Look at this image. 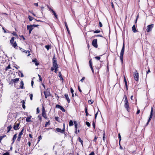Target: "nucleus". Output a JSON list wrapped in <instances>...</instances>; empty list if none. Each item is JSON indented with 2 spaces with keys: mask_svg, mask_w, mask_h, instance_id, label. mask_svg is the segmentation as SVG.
Returning <instances> with one entry per match:
<instances>
[{
  "mask_svg": "<svg viewBox=\"0 0 155 155\" xmlns=\"http://www.w3.org/2000/svg\"><path fill=\"white\" fill-rule=\"evenodd\" d=\"M52 65L54 68H58L57 61L54 57L52 59Z\"/></svg>",
  "mask_w": 155,
  "mask_h": 155,
  "instance_id": "f03ea898",
  "label": "nucleus"
},
{
  "mask_svg": "<svg viewBox=\"0 0 155 155\" xmlns=\"http://www.w3.org/2000/svg\"><path fill=\"white\" fill-rule=\"evenodd\" d=\"M85 79V78L84 77H83L82 79L81 80V81L82 82H83V81H84Z\"/></svg>",
  "mask_w": 155,
  "mask_h": 155,
  "instance_id": "bf43d9fd",
  "label": "nucleus"
},
{
  "mask_svg": "<svg viewBox=\"0 0 155 155\" xmlns=\"http://www.w3.org/2000/svg\"><path fill=\"white\" fill-rule=\"evenodd\" d=\"M92 44L94 47L97 48V39L93 40L92 41Z\"/></svg>",
  "mask_w": 155,
  "mask_h": 155,
  "instance_id": "423d86ee",
  "label": "nucleus"
},
{
  "mask_svg": "<svg viewBox=\"0 0 155 155\" xmlns=\"http://www.w3.org/2000/svg\"><path fill=\"white\" fill-rule=\"evenodd\" d=\"M154 25L153 24L148 25L147 27L146 30L147 31V32H148L151 31Z\"/></svg>",
  "mask_w": 155,
  "mask_h": 155,
  "instance_id": "7ed1b4c3",
  "label": "nucleus"
},
{
  "mask_svg": "<svg viewBox=\"0 0 155 155\" xmlns=\"http://www.w3.org/2000/svg\"><path fill=\"white\" fill-rule=\"evenodd\" d=\"M39 113V108H38V107L37 108V114H38Z\"/></svg>",
  "mask_w": 155,
  "mask_h": 155,
  "instance_id": "69168bd1",
  "label": "nucleus"
},
{
  "mask_svg": "<svg viewBox=\"0 0 155 155\" xmlns=\"http://www.w3.org/2000/svg\"><path fill=\"white\" fill-rule=\"evenodd\" d=\"M89 65H90V67H92V62H91V60H90L89 61Z\"/></svg>",
  "mask_w": 155,
  "mask_h": 155,
  "instance_id": "58836bf2",
  "label": "nucleus"
},
{
  "mask_svg": "<svg viewBox=\"0 0 155 155\" xmlns=\"http://www.w3.org/2000/svg\"><path fill=\"white\" fill-rule=\"evenodd\" d=\"M124 101H127V96L125 95H124Z\"/></svg>",
  "mask_w": 155,
  "mask_h": 155,
  "instance_id": "473e14b6",
  "label": "nucleus"
},
{
  "mask_svg": "<svg viewBox=\"0 0 155 155\" xmlns=\"http://www.w3.org/2000/svg\"><path fill=\"white\" fill-rule=\"evenodd\" d=\"M85 112L86 113V116H87L88 115V113L87 111V107H85Z\"/></svg>",
  "mask_w": 155,
  "mask_h": 155,
  "instance_id": "4c0bfd02",
  "label": "nucleus"
},
{
  "mask_svg": "<svg viewBox=\"0 0 155 155\" xmlns=\"http://www.w3.org/2000/svg\"><path fill=\"white\" fill-rule=\"evenodd\" d=\"M94 31V33H100V31L99 30H96L95 31Z\"/></svg>",
  "mask_w": 155,
  "mask_h": 155,
  "instance_id": "ea45409f",
  "label": "nucleus"
},
{
  "mask_svg": "<svg viewBox=\"0 0 155 155\" xmlns=\"http://www.w3.org/2000/svg\"><path fill=\"white\" fill-rule=\"evenodd\" d=\"M22 134H23V133H22V132H20L19 133V134L18 135H19V136H21L22 135Z\"/></svg>",
  "mask_w": 155,
  "mask_h": 155,
  "instance_id": "e2e57ef3",
  "label": "nucleus"
},
{
  "mask_svg": "<svg viewBox=\"0 0 155 155\" xmlns=\"http://www.w3.org/2000/svg\"><path fill=\"white\" fill-rule=\"evenodd\" d=\"M61 107V106L57 104L56 105V107L59 108L60 109Z\"/></svg>",
  "mask_w": 155,
  "mask_h": 155,
  "instance_id": "a18cd8bd",
  "label": "nucleus"
},
{
  "mask_svg": "<svg viewBox=\"0 0 155 155\" xmlns=\"http://www.w3.org/2000/svg\"><path fill=\"white\" fill-rule=\"evenodd\" d=\"M118 138L119 139V143H120V141L121 140V137L120 133H119L118 134Z\"/></svg>",
  "mask_w": 155,
  "mask_h": 155,
  "instance_id": "2f4dec72",
  "label": "nucleus"
},
{
  "mask_svg": "<svg viewBox=\"0 0 155 155\" xmlns=\"http://www.w3.org/2000/svg\"><path fill=\"white\" fill-rule=\"evenodd\" d=\"M11 45H12V46L15 48L17 46V44L15 41Z\"/></svg>",
  "mask_w": 155,
  "mask_h": 155,
  "instance_id": "5701e85b",
  "label": "nucleus"
},
{
  "mask_svg": "<svg viewBox=\"0 0 155 155\" xmlns=\"http://www.w3.org/2000/svg\"><path fill=\"white\" fill-rule=\"evenodd\" d=\"M60 110H61L63 112H65V110L64 109V108L61 106V107L60 108Z\"/></svg>",
  "mask_w": 155,
  "mask_h": 155,
  "instance_id": "e433bc0d",
  "label": "nucleus"
},
{
  "mask_svg": "<svg viewBox=\"0 0 155 155\" xmlns=\"http://www.w3.org/2000/svg\"><path fill=\"white\" fill-rule=\"evenodd\" d=\"M31 117V116H30L29 117H27L26 119V121L27 122H29L31 121L30 120Z\"/></svg>",
  "mask_w": 155,
  "mask_h": 155,
  "instance_id": "dca6fc26",
  "label": "nucleus"
},
{
  "mask_svg": "<svg viewBox=\"0 0 155 155\" xmlns=\"http://www.w3.org/2000/svg\"><path fill=\"white\" fill-rule=\"evenodd\" d=\"M124 82L125 84V85L126 87L127 90H128V88H127V82L126 81V79L125 78V77H124Z\"/></svg>",
  "mask_w": 155,
  "mask_h": 155,
  "instance_id": "412c9836",
  "label": "nucleus"
},
{
  "mask_svg": "<svg viewBox=\"0 0 155 155\" xmlns=\"http://www.w3.org/2000/svg\"><path fill=\"white\" fill-rule=\"evenodd\" d=\"M73 125V122L72 120H70L69 121V126H71Z\"/></svg>",
  "mask_w": 155,
  "mask_h": 155,
  "instance_id": "a878e982",
  "label": "nucleus"
},
{
  "mask_svg": "<svg viewBox=\"0 0 155 155\" xmlns=\"http://www.w3.org/2000/svg\"><path fill=\"white\" fill-rule=\"evenodd\" d=\"M28 18L30 21H31L33 19V17L30 15L28 16Z\"/></svg>",
  "mask_w": 155,
  "mask_h": 155,
  "instance_id": "c756f323",
  "label": "nucleus"
},
{
  "mask_svg": "<svg viewBox=\"0 0 155 155\" xmlns=\"http://www.w3.org/2000/svg\"><path fill=\"white\" fill-rule=\"evenodd\" d=\"M88 102L89 104H92L93 102V101L92 100H89L88 101Z\"/></svg>",
  "mask_w": 155,
  "mask_h": 155,
  "instance_id": "72a5a7b5",
  "label": "nucleus"
},
{
  "mask_svg": "<svg viewBox=\"0 0 155 155\" xmlns=\"http://www.w3.org/2000/svg\"><path fill=\"white\" fill-rule=\"evenodd\" d=\"M20 75H21V77H23L24 75H23V73L22 72H20L18 74L19 75H20Z\"/></svg>",
  "mask_w": 155,
  "mask_h": 155,
  "instance_id": "c03bdc74",
  "label": "nucleus"
},
{
  "mask_svg": "<svg viewBox=\"0 0 155 155\" xmlns=\"http://www.w3.org/2000/svg\"><path fill=\"white\" fill-rule=\"evenodd\" d=\"M74 125H75V130H77V125H78V124H77V123L76 122V121H74Z\"/></svg>",
  "mask_w": 155,
  "mask_h": 155,
  "instance_id": "c85d7f7f",
  "label": "nucleus"
},
{
  "mask_svg": "<svg viewBox=\"0 0 155 155\" xmlns=\"http://www.w3.org/2000/svg\"><path fill=\"white\" fill-rule=\"evenodd\" d=\"M97 138L96 137H94V142H95L96 141V140H97Z\"/></svg>",
  "mask_w": 155,
  "mask_h": 155,
  "instance_id": "338daca9",
  "label": "nucleus"
},
{
  "mask_svg": "<svg viewBox=\"0 0 155 155\" xmlns=\"http://www.w3.org/2000/svg\"><path fill=\"white\" fill-rule=\"evenodd\" d=\"M67 29V31L68 33V34H70V31H69V28H68V27H67V28H66Z\"/></svg>",
  "mask_w": 155,
  "mask_h": 155,
  "instance_id": "864d4df0",
  "label": "nucleus"
},
{
  "mask_svg": "<svg viewBox=\"0 0 155 155\" xmlns=\"http://www.w3.org/2000/svg\"><path fill=\"white\" fill-rule=\"evenodd\" d=\"M34 83V82L33 81H31V85L32 87H33V85Z\"/></svg>",
  "mask_w": 155,
  "mask_h": 155,
  "instance_id": "13d9d810",
  "label": "nucleus"
},
{
  "mask_svg": "<svg viewBox=\"0 0 155 155\" xmlns=\"http://www.w3.org/2000/svg\"><path fill=\"white\" fill-rule=\"evenodd\" d=\"M19 80V78H15L14 79H12L11 80V82L12 83H16L17 82H18Z\"/></svg>",
  "mask_w": 155,
  "mask_h": 155,
  "instance_id": "f8f14e48",
  "label": "nucleus"
},
{
  "mask_svg": "<svg viewBox=\"0 0 155 155\" xmlns=\"http://www.w3.org/2000/svg\"><path fill=\"white\" fill-rule=\"evenodd\" d=\"M20 84H21V85L20 86V87L21 89H23V87H24V83H23V81H21Z\"/></svg>",
  "mask_w": 155,
  "mask_h": 155,
  "instance_id": "6ab92c4d",
  "label": "nucleus"
},
{
  "mask_svg": "<svg viewBox=\"0 0 155 155\" xmlns=\"http://www.w3.org/2000/svg\"><path fill=\"white\" fill-rule=\"evenodd\" d=\"M27 28L28 30H32L33 29V27L32 26V25H27Z\"/></svg>",
  "mask_w": 155,
  "mask_h": 155,
  "instance_id": "2eb2a0df",
  "label": "nucleus"
},
{
  "mask_svg": "<svg viewBox=\"0 0 155 155\" xmlns=\"http://www.w3.org/2000/svg\"><path fill=\"white\" fill-rule=\"evenodd\" d=\"M21 136L19 135H18V137L17 138V140L18 141H20L21 140Z\"/></svg>",
  "mask_w": 155,
  "mask_h": 155,
  "instance_id": "79ce46f5",
  "label": "nucleus"
},
{
  "mask_svg": "<svg viewBox=\"0 0 155 155\" xmlns=\"http://www.w3.org/2000/svg\"><path fill=\"white\" fill-rule=\"evenodd\" d=\"M95 58L97 60H99L100 59V57L99 56H97L95 57Z\"/></svg>",
  "mask_w": 155,
  "mask_h": 155,
  "instance_id": "3c124183",
  "label": "nucleus"
},
{
  "mask_svg": "<svg viewBox=\"0 0 155 155\" xmlns=\"http://www.w3.org/2000/svg\"><path fill=\"white\" fill-rule=\"evenodd\" d=\"M2 155H10L9 153L8 152H6V153H4Z\"/></svg>",
  "mask_w": 155,
  "mask_h": 155,
  "instance_id": "de8ad7c7",
  "label": "nucleus"
},
{
  "mask_svg": "<svg viewBox=\"0 0 155 155\" xmlns=\"http://www.w3.org/2000/svg\"><path fill=\"white\" fill-rule=\"evenodd\" d=\"M54 67H53V66L52 67H51V71H53V70H54Z\"/></svg>",
  "mask_w": 155,
  "mask_h": 155,
  "instance_id": "680f3d73",
  "label": "nucleus"
},
{
  "mask_svg": "<svg viewBox=\"0 0 155 155\" xmlns=\"http://www.w3.org/2000/svg\"><path fill=\"white\" fill-rule=\"evenodd\" d=\"M99 26L100 27H102V24L101 22H99Z\"/></svg>",
  "mask_w": 155,
  "mask_h": 155,
  "instance_id": "6e6d98bb",
  "label": "nucleus"
},
{
  "mask_svg": "<svg viewBox=\"0 0 155 155\" xmlns=\"http://www.w3.org/2000/svg\"><path fill=\"white\" fill-rule=\"evenodd\" d=\"M125 104L124 106L125 107L126 109L128 111V110L129 109V103L128 101H124Z\"/></svg>",
  "mask_w": 155,
  "mask_h": 155,
  "instance_id": "6e6552de",
  "label": "nucleus"
},
{
  "mask_svg": "<svg viewBox=\"0 0 155 155\" xmlns=\"http://www.w3.org/2000/svg\"><path fill=\"white\" fill-rule=\"evenodd\" d=\"M14 37H12L11 39V40H10V43H11V44H13L14 41Z\"/></svg>",
  "mask_w": 155,
  "mask_h": 155,
  "instance_id": "393cba45",
  "label": "nucleus"
},
{
  "mask_svg": "<svg viewBox=\"0 0 155 155\" xmlns=\"http://www.w3.org/2000/svg\"><path fill=\"white\" fill-rule=\"evenodd\" d=\"M25 102L23 101L22 102V107L24 109H25Z\"/></svg>",
  "mask_w": 155,
  "mask_h": 155,
  "instance_id": "7c9ffc66",
  "label": "nucleus"
},
{
  "mask_svg": "<svg viewBox=\"0 0 155 155\" xmlns=\"http://www.w3.org/2000/svg\"><path fill=\"white\" fill-rule=\"evenodd\" d=\"M33 27H36L37 26H38V25H31Z\"/></svg>",
  "mask_w": 155,
  "mask_h": 155,
  "instance_id": "4d7b16f0",
  "label": "nucleus"
},
{
  "mask_svg": "<svg viewBox=\"0 0 155 155\" xmlns=\"http://www.w3.org/2000/svg\"><path fill=\"white\" fill-rule=\"evenodd\" d=\"M58 76L59 77H60V78L62 80V81L63 80V79L61 76V73L60 72H59L58 74Z\"/></svg>",
  "mask_w": 155,
  "mask_h": 155,
  "instance_id": "cd10ccee",
  "label": "nucleus"
},
{
  "mask_svg": "<svg viewBox=\"0 0 155 155\" xmlns=\"http://www.w3.org/2000/svg\"><path fill=\"white\" fill-rule=\"evenodd\" d=\"M20 49L23 52H24L26 53L27 52H28V53L30 52V51H26L25 50L22 48H20Z\"/></svg>",
  "mask_w": 155,
  "mask_h": 155,
  "instance_id": "a211bd4d",
  "label": "nucleus"
},
{
  "mask_svg": "<svg viewBox=\"0 0 155 155\" xmlns=\"http://www.w3.org/2000/svg\"><path fill=\"white\" fill-rule=\"evenodd\" d=\"M19 125V124L18 123L15 125L14 126V129L15 130H17L19 129V128H18V127Z\"/></svg>",
  "mask_w": 155,
  "mask_h": 155,
  "instance_id": "9b49d317",
  "label": "nucleus"
},
{
  "mask_svg": "<svg viewBox=\"0 0 155 155\" xmlns=\"http://www.w3.org/2000/svg\"><path fill=\"white\" fill-rule=\"evenodd\" d=\"M64 96L65 97L66 99L67 100L68 103L70 102V100L68 97V95L67 94H65Z\"/></svg>",
  "mask_w": 155,
  "mask_h": 155,
  "instance_id": "ddd939ff",
  "label": "nucleus"
},
{
  "mask_svg": "<svg viewBox=\"0 0 155 155\" xmlns=\"http://www.w3.org/2000/svg\"><path fill=\"white\" fill-rule=\"evenodd\" d=\"M78 141L81 143L82 145L83 146V141L82 140H81V138L80 137H79L78 138Z\"/></svg>",
  "mask_w": 155,
  "mask_h": 155,
  "instance_id": "bb28decb",
  "label": "nucleus"
},
{
  "mask_svg": "<svg viewBox=\"0 0 155 155\" xmlns=\"http://www.w3.org/2000/svg\"><path fill=\"white\" fill-rule=\"evenodd\" d=\"M134 77L135 80L136 81H138L139 80V74L137 72V71L134 74Z\"/></svg>",
  "mask_w": 155,
  "mask_h": 155,
  "instance_id": "20e7f679",
  "label": "nucleus"
},
{
  "mask_svg": "<svg viewBox=\"0 0 155 155\" xmlns=\"http://www.w3.org/2000/svg\"><path fill=\"white\" fill-rule=\"evenodd\" d=\"M153 108L152 107L151 111L150 112V117H149V118L147 123V125H148V124L149 122L151 120V118H152V116H153Z\"/></svg>",
  "mask_w": 155,
  "mask_h": 155,
  "instance_id": "0eeeda50",
  "label": "nucleus"
},
{
  "mask_svg": "<svg viewBox=\"0 0 155 155\" xmlns=\"http://www.w3.org/2000/svg\"><path fill=\"white\" fill-rule=\"evenodd\" d=\"M51 11L53 13V14L54 15V16L56 17V18H57V16L55 12L54 11V10L52 9H51Z\"/></svg>",
  "mask_w": 155,
  "mask_h": 155,
  "instance_id": "aec40b11",
  "label": "nucleus"
},
{
  "mask_svg": "<svg viewBox=\"0 0 155 155\" xmlns=\"http://www.w3.org/2000/svg\"><path fill=\"white\" fill-rule=\"evenodd\" d=\"M44 94L45 95V97L46 98H47V97L50 95V92L47 91H44Z\"/></svg>",
  "mask_w": 155,
  "mask_h": 155,
  "instance_id": "1a4fd4ad",
  "label": "nucleus"
},
{
  "mask_svg": "<svg viewBox=\"0 0 155 155\" xmlns=\"http://www.w3.org/2000/svg\"><path fill=\"white\" fill-rule=\"evenodd\" d=\"M30 98L31 100H32L33 97V94H30Z\"/></svg>",
  "mask_w": 155,
  "mask_h": 155,
  "instance_id": "49530a36",
  "label": "nucleus"
},
{
  "mask_svg": "<svg viewBox=\"0 0 155 155\" xmlns=\"http://www.w3.org/2000/svg\"><path fill=\"white\" fill-rule=\"evenodd\" d=\"M17 134H15L14 136V137L13 138V139H12V140H13V143L14 142V141H15L16 137H17Z\"/></svg>",
  "mask_w": 155,
  "mask_h": 155,
  "instance_id": "4be33fe9",
  "label": "nucleus"
},
{
  "mask_svg": "<svg viewBox=\"0 0 155 155\" xmlns=\"http://www.w3.org/2000/svg\"><path fill=\"white\" fill-rule=\"evenodd\" d=\"M132 30L133 32L134 33L136 32L137 31L136 30L135 28V26L134 25L132 27Z\"/></svg>",
  "mask_w": 155,
  "mask_h": 155,
  "instance_id": "4468645a",
  "label": "nucleus"
},
{
  "mask_svg": "<svg viewBox=\"0 0 155 155\" xmlns=\"http://www.w3.org/2000/svg\"><path fill=\"white\" fill-rule=\"evenodd\" d=\"M38 138H39V140H38V142H39V140H41V136H40L39 137H38Z\"/></svg>",
  "mask_w": 155,
  "mask_h": 155,
  "instance_id": "774afa93",
  "label": "nucleus"
},
{
  "mask_svg": "<svg viewBox=\"0 0 155 155\" xmlns=\"http://www.w3.org/2000/svg\"><path fill=\"white\" fill-rule=\"evenodd\" d=\"M38 117L39 119L40 120H41L42 118H41V115H38Z\"/></svg>",
  "mask_w": 155,
  "mask_h": 155,
  "instance_id": "a19ab883",
  "label": "nucleus"
},
{
  "mask_svg": "<svg viewBox=\"0 0 155 155\" xmlns=\"http://www.w3.org/2000/svg\"><path fill=\"white\" fill-rule=\"evenodd\" d=\"M124 49H125L124 44V43L123 44L122 48V49H121V52H120V59L122 63L123 62V56L124 53Z\"/></svg>",
  "mask_w": 155,
  "mask_h": 155,
  "instance_id": "f257e3e1",
  "label": "nucleus"
},
{
  "mask_svg": "<svg viewBox=\"0 0 155 155\" xmlns=\"http://www.w3.org/2000/svg\"><path fill=\"white\" fill-rule=\"evenodd\" d=\"M70 91H71V93H73V92L74 91V90L72 88H71Z\"/></svg>",
  "mask_w": 155,
  "mask_h": 155,
  "instance_id": "603ef678",
  "label": "nucleus"
},
{
  "mask_svg": "<svg viewBox=\"0 0 155 155\" xmlns=\"http://www.w3.org/2000/svg\"><path fill=\"white\" fill-rule=\"evenodd\" d=\"M49 124H50V122L49 121L48 122H47L45 124V127H46L48 125H49Z\"/></svg>",
  "mask_w": 155,
  "mask_h": 155,
  "instance_id": "c9c22d12",
  "label": "nucleus"
},
{
  "mask_svg": "<svg viewBox=\"0 0 155 155\" xmlns=\"http://www.w3.org/2000/svg\"><path fill=\"white\" fill-rule=\"evenodd\" d=\"M12 34L15 36H16L17 34L15 32H13L12 33Z\"/></svg>",
  "mask_w": 155,
  "mask_h": 155,
  "instance_id": "0e129e2a",
  "label": "nucleus"
},
{
  "mask_svg": "<svg viewBox=\"0 0 155 155\" xmlns=\"http://www.w3.org/2000/svg\"><path fill=\"white\" fill-rule=\"evenodd\" d=\"M89 155H94V153L93 152L91 153Z\"/></svg>",
  "mask_w": 155,
  "mask_h": 155,
  "instance_id": "052dcab7",
  "label": "nucleus"
},
{
  "mask_svg": "<svg viewBox=\"0 0 155 155\" xmlns=\"http://www.w3.org/2000/svg\"><path fill=\"white\" fill-rule=\"evenodd\" d=\"M56 130L58 132H60L61 133H63L65 131V129L63 128L62 130H61L59 128H57L56 129Z\"/></svg>",
  "mask_w": 155,
  "mask_h": 155,
  "instance_id": "9d476101",
  "label": "nucleus"
},
{
  "mask_svg": "<svg viewBox=\"0 0 155 155\" xmlns=\"http://www.w3.org/2000/svg\"><path fill=\"white\" fill-rule=\"evenodd\" d=\"M38 76L39 77V80L41 81H42V79L41 76L39 74L38 75Z\"/></svg>",
  "mask_w": 155,
  "mask_h": 155,
  "instance_id": "5fc2aeb1",
  "label": "nucleus"
},
{
  "mask_svg": "<svg viewBox=\"0 0 155 155\" xmlns=\"http://www.w3.org/2000/svg\"><path fill=\"white\" fill-rule=\"evenodd\" d=\"M45 48L47 49V50H49L50 48V46L49 45H47L45 46Z\"/></svg>",
  "mask_w": 155,
  "mask_h": 155,
  "instance_id": "f704fd0d",
  "label": "nucleus"
},
{
  "mask_svg": "<svg viewBox=\"0 0 155 155\" xmlns=\"http://www.w3.org/2000/svg\"><path fill=\"white\" fill-rule=\"evenodd\" d=\"M42 116L45 119H47V117L46 114L45 112V108L43 107L42 109Z\"/></svg>",
  "mask_w": 155,
  "mask_h": 155,
  "instance_id": "39448f33",
  "label": "nucleus"
},
{
  "mask_svg": "<svg viewBox=\"0 0 155 155\" xmlns=\"http://www.w3.org/2000/svg\"><path fill=\"white\" fill-rule=\"evenodd\" d=\"M86 124L87 126L88 127H89L90 126V123L88 122H86Z\"/></svg>",
  "mask_w": 155,
  "mask_h": 155,
  "instance_id": "37998d69",
  "label": "nucleus"
},
{
  "mask_svg": "<svg viewBox=\"0 0 155 155\" xmlns=\"http://www.w3.org/2000/svg\"><path fill=\"white\" fill-rule=\"evenodd\" d=\"M12 127L11 125L9 126L7 128L8 131L7 132H9L11 130V129Z\"/></svg>",
  "mask_w": 155,
  "mask_h": 155,
  "instance_id": "b1692460",
  "label": "nucleus"
},
{
  "mask_svg": "<svg viewBox=\"0 0 155 155\" xmlns=\"http://www.w3.org/2000/svg\"><path fill=\"white\" fill-rule=\"evenodd\" d=\"M32 62H34L35 63V65H39V64L37 62V60L36 59H34L32 60Z\"/></svg>",
  "mask_w": 155,
  "mask_h": 155,
  "instance_id": "f3484780",
  "label": "nucleus"
},
{
  "mask_svg": "<svg viewBox=\"0 0 155 155\" xmlns=\"http://www.w3.org/2000/svg\"><path fill=\"white\" fill-rule=\"evenodd\" d=\"M54 68V72H55V73H57V72L58 71V68Z\"/></svg>",
  "mask_w": 155,
  "mask_h": 155,
  "instance_id": "8fccbe9b",
  "label": "nucleus"
},
{
  "mask_svg": "<svg viewBox=\"0 0 155 155\" xmlns=\"http://www.w3.org/2000/svg\"><path fill=\"white\" fill-rule=\"evenodd\" d=\"M105 134L104 132V133L103 134V139L104 141V139L105 138Z\"/></svg>",
  "mask_w": 155,
  "mask_h": 155,
  "instance_id": "09e8293b",
  "label": "nucleus"
}]
</instances>
